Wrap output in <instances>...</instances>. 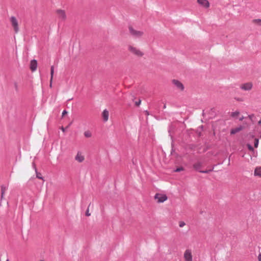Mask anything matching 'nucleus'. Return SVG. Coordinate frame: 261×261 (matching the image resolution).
Segmentation results:
<instances>
[{
	"mask_svg": "<svg viewBox=\"0 0 261 261\" xmlns=\"http://www.w3.org/2000/svg\"><path fill=\"white\" fill-rule=\"evenodd\" d=\"M260 138H261V133H260Z\"/></svg>",
	"mask_w": 261,
	"mask_h": 261,
	"instance_id": "e433bc0d",
	"label": "nucleus"
},
{
	"mask_svg": "<svg viewBox=\"0 0 261 261\" xmlns=\"http://www.w3.org/2000/svg\"><path fill=\"white\" fill-rule=\"evenodd\" d=\"M258 142H259V140L257 138H255L254 139V147L255 148H257L258 147Z\"/></svg>",
	"mask_w": 261,
	"mask_h": 261,
	"instance_id": "aec40b11",
	"label": "nucleus"
},
{
	"mask_svg": "<svg viewBox=\"0 0 261 261\" xmlns=\"http://www.w3.org/2000/svg\"><path fill=\"white\" fill-rule=\"evenodd\" d=\"M127 49L130 53L137 57L142 58L144 55V53L142 50L133 45H128Z\"/></svg>",
	"mask_w": 261,
	"mask_h": 261,
	"instance_id": "f257e3e1",
	"label": "nucleus"
},
{
	"mask_svg": "<svg viewBox=\"0 0 261 261\" xmlns=\"http://www.w3.org/2000/svg\"><path fill=\"white\" fill-rule=\"evenodd\" d=\"M84 136L86 138H90L92 137V133L89 130H85L84 133Z\"/></svg>",
	"mask_w": 261,
	"mask_h": 261,
	"instance_id": "4468645a",
	"label": "nucleus"
},
{
	"mask_svg": "<svg viewBox=\"0 0 261 261\" xmlns=\"http://www.w3.org/2000/svg\"><path fill=\"white\" fill-rule=\"evenodd\" d=\"M186 225L184 221H180L179 222V226L180 227H183Z\"/></svg>",
	"mask_w": 261,
	"mask_h": 261,
	"instance_id": "4be33fe9",
	"label": "nucleus"
},
{
	"mask_svg": "<svg viewBox=\"0 0 261 261\" xmlns=\"http://www.w3.org/2000/svg\"><path fill=\"white\" fill-rule=\"evenodd\" d=\"M184 258L185 261H192V251L191 249H186L184 253Z\"/></svg>",
	"mask_w": 261,
	"mask_h": 261,
	"instance_id": "39448f33",
	"label": "nucleus"
},
{
	"mask_svg": "<svg viewBox=\"0 0 261 261\" xmlns=\"http://www.w3.org/2000/svg\"><path fill=\"white\" fill-rule=\"evenodd\" d=\"M40 175H41V174H40V173H37V177L38 178H39V179H42V177L40 176Z\"/></svg>",
	"mask_w": 261,
	"mask_h": 261,
	"instance_id": "b1692460",
	"label": "nucleus"
},
{
	"mask_svg": "<svg viewBox=\"0 0 261 261\" xmlns=\"http://www.w3.org/2000/svg\"><path fill=\"white\" fill-rule=\"evenodd\" d=\"M6 261H10L8 259H7Z\"/></svg>",
	"mask_w": 261,
	"mask_h": 261,
	"instance_id": "c9c22d12",
	"label": "nucleus"
},
{
	"mask_svg": "<svg viewBox=\"0 0 261 261\" xmlns=\"http://www.w3.org/2000/svg\"><path fill=\"white\" fill-rule=\"evenodd\" d=\"M52 82H51V79H50V85H49L50 87H52Z\"/></svg>",
	"mask_w": 261,
	"mask_h": 261,
	"instance_id": "7c9ffc66",
	"label": "nucleus"
},
{
	"mask_svg": "<svg viewBox=\"0 0 261 261\" xmlns=\"http://www.w3.org/2000/svg\"><path fill=\"white\" fill-rule=\"evenodd\" d=\"M140 103H141V100H139L138 102H136V105L137 106H139L140 104Z\"/></svg>",
	"mask_w": 261,
	"mask_h": 261,
	"instance_id": "cd10ccee",
	"label": "nucleus"
},
{
	"mask_svg": "<svg viewBox=\"0 0 261 261\" xmlns=\"http://www.w3.org/2000/svg\"><path fill=\"white\" fill-rule=\"evenodd\" d=\"M237 100L238 101H242V100L241 99V98H237Z\"/></svg>",
	"mask_w": 261,
	"mask_h": 261,
	"instance_id": "473e14b6",
	"label": "nucleus"
},
{
	"mask_svg": "<svg viewBox=\"0 0 261 261\" xmlns=\"http://www.w3.org/2000/svg\"><path fill=\"white\" fill-rule=\"evenodd\" d=\"M67 114V112L65 110L63 111L62 112V116H64L65 115Z\"/></svg>",
	"mask_w": 261,
	"mask_h": 261,
	"instance_id": "393cba45",
	"label": "nucleus"
},
{
	"mask_svg": "<svg viewBox=\"0 0 261 261\" xmlns=\"http://www.w3.org/2000/svg\"><path fill=\"white\" fill-rule=\"evenodd\" d=\"M200 172L202 173H207L208 172V171L205 170V171H200Z\"/></svg>",
	"mask_w": 261,
	"mask_h": 261,
	"instance_id": "c85d7f7f",
	"label": "nucleus"
},
{
	"mask_svg": "<svg viewBox=\"0 0 261 261\" xmlns=\"http://www.w3.org/2000/svg\"><path fill=\"white\" fill-rule=\"evenodd\" d=\"M128 30L130 35L135 38H141L144 35V32L142 31L137 30L132 26L128 27Z\"/></svg>",
	"mask_w": 261,
	"mask_h": 261,
	"instance_id": "f03ea898",
	"label": "nucleus"
},
{
	"mask_svg": "<svg viewBox=\"0 0 261 261\" xmlns=\"http://www.w3.org/2000/svg\"><path fill=\"white\" fill-rule=\"evenodd\" d=\"M154 199L158 203H163L168 199V197L166 194L159 193L155 194Z\"/></svg>",
	"mask_w": 261,
	"mask_h": 261,
	"instance_id": "20e7f679",
	"label": "nucleus"
},
{
	"mask_svg": "<svg viewBox=\"0 0 261 261\" xmlns=\"http://www.w3.org/2000/svg\"><path fill=\"white\" fill-rule=\"evenodd\" d=\"M6 190V187H5L4 186H2L1 187V191H2L1 198L2 199L4 197V194H5V192Z\"/></svg>",
	"mask_w": 261,
	"mask_h": 261,
	"instance_id": "f3484780",
	"label": "nucleus"
},
{
	"mask_svg": "<svg viewBox=\"0 0 261 261\" xmlns=\"http://www.w3.org/2000/svg\"><path fill=\"white\" fill-rule=\"evenodd\" d=\"M253 84L251 82H248L242 84L240 86V88L244 91H250L252 89Z\"/></svg>",
	"mask_w": 261,
	"mask_h": 261,
	"instance_id": "0eeeda50",
	"label": "nucleus"
},
{
	"mask_svg": "<svg viewBox=\"0 0 261 261\" xmlns=\"http://www.w3.org/2000/svg\"><path fill=\"white\" fill-rule=\"evenodd\" d=\"M59 18L62 20H65L66 19V14L64 10L62 9H58L56 11Z\"/></svg>",
	"mask_w": 261,
	"mask_h": 261,
	"instance_id": "1a4fd4ad",
	"label": "nucleus"
},
{
	"mask_svg": "<svg viewBox=\"0 0 261 261\" xmlns=\"http://www.w3.org/2000/svg\"><path fill=\"white\" fill-rule=\"evenodd\" d=\"M182 170H183V168L181 167V168H177V169L175 170V172H179V171H182Z\"/></svg>",
	"mask_w": 261,
	"mask_h": 261,
	"instance_id": "5701e85b",
	"label": "nucleus"
},
{
	"mask_svg": "<svg viewBox=\"0 0 261 261\" xmlns=\"http://www.w3.org/2000/svg\"><path fill=\"white\" fill-rule=\"evenodd\" d=\"M258 125H260L261 124V119L259 121H258Z\"/></svg>",
	"mask_w": 261,
	"mask_h": 261,
	"instance_id": "2f4dec72",
	"label": "nucleus"
},
{
	"mask_svg": "<svg viewBox=\"0 0 261 261\" xmlns=\"http://www.w3.org/2000/svg\"><path fill=\"white\" fill-rule=\"evenodd\" d=\"M243 119H244V117L243 116V117H242L241 118H240V121H242L243 120Z\"/></svg>",
	"mask_w": 261,
	"mask_h": 261,
	"instance_id": "72a5a7b5",
	"label": "nucleus"
},
{
	"mask_svg": "<svg viewBox=\"0 0 261 261\" xmlns=\"http://www.w3.org/2000/svg\"><path fill=\"white\" fill-rule=\"evenodd\" d=\"M86 216H90V215H91V214H90V213H89V211H88V210H87V212H86Z\"/></svg>",
	"mask_w": 261,
	"mask_h": 261,
	"instance_id": "bb28decb",
	"label": "nucleus"
},
{
	"mask_svg": "<svg viewBox=\"0 0 261 261\" xmlns=\"http://www.w3.org/2000/svg\"><path fill=\"white\" fill-rule=\"evenodd\" d=\"M172 83L180 91H182L184 90V85L178 80H173Z\"/></svg>",
	"mask_w": 261,
	"mask_h": 261,
	"instance_id": "423d86ee",
	"label": "nucleus"
},
{
	"mask_svg": "<svg viewBox=\"0 0 261 261\" xmlns=\"http://www.w3.org/2000/svg\"><path fill=\"white\" fill-rule=\"evenodd\" d=\"M54 73V67L53 66L51 67L50 68V78H51V82H53V75Z\"/></svg>",
	"mask_w": 261,
	"mask_h": 261,
	"instance_id": "dca6fc26",
	"label": "nucleus"
},
{
	"mask_svg": "<svg viewBox=\"0 0 261 261\" xmlns=\"http://www.w3.org/2000/svg\"><path fill=\"white\" fill-rule=\"evenodd\" d=\"M75 160L79 163H82L85 160V156L82 152H77L75 156Z\"/></svg>",
	"mask_w": 261,
	"mask_h": 261,
	"instance_id": "9d476101",
	"label": "nucleus"
},
{
	"mask_svg": "<svg viewBox=\"0 0 261 261\" xmlns=\"http://www.w3.org/2000/svg\"><path fill=\"white\" fill-rule=\"evenodd\" d=\"M240 114V112L239 111H236L234 112H232L231 113V116L232 117H236Z\"/></svg>",
	"mask_w": 261,
	"mask_h": 261,
	"instance_id": "a211bd4d",
	"label": "nucleus"
},
{
	"mask_svg": "<svg viewBox=\"0 0 261 261\" xmlns=\"http://www.w3.org/2000/svg\"><path fill=\"white\" fill-rule=\"evenodd\" d=\"M247 146L250 151H252L253 152H254V150L253 147L250 144H247Z\"/></svg>",
	"mask_w": 261,
	"mask_h": 261,
	"instance_id": "6ab92c4d",
	"label": "nucleus"
},
{
	"mask_svg": "<svg viewBox=\"0 0 261 261\" xmlns=\"http://www.w3.org/2000/svg\"><path fill=\"white\" fill-rule=\"evenodd\" d=\"M102 118L104 122H107L109 120V112L107 109H105L101 114Z\"/></svg>",
	"mask_w": 261,
	"mask_h": 261,
	"instance_id": "f8f14e48",
	"label": "nucleus"
},
{
	"mask_svg": "<svg viewBox=\"0 0 261 261\" xmlns=\"http://www.w3.org/2000/svg\"><path fill=\"white\" fill-rule=\"evenodd\" d=\"M61 129L63 132L65 131V129L63 127H61Z\"/></svg>",
	"mask_w": 261,
	"mask_h": 261,
	"instance_id": "c756f323",
	"label": "nucleus"
},
{
	"mask_svg": "<svg viewBox=\"0 0 261 261\" xmlns=\"http://www.w3.org/2000/svg\"><path fill=\"white\" fill-rule=\"evenodd\" d=\"M253 21L254 22V23H256L260 25H261V19H254L253 20Z\"/></svg>",
	"mask_w": 261,
	"mask_h": 261,
	"instance_id": "412c9836",
	"label": "nucleus"
},
{
	"mask_svg": "<svg viewBox=\"0 0 261 261\" xmlns=\"http://www.w3.org/2000/svg\"><path fill=\"white\" fill-rule=\"evenodd\" d=\"M10 21L14 31L15 33H17L19 30L18 20L15 17L11 16L10 18Z\"/></svg>",
	"mask_w": 261,
	"mask_h": 261,
	"instance_id": "7ed1b4c3",
	"label": "nucleus"
},
{
	"mask_svg": "<svg viewBox=\"0 0 261 261\" xmlns=\"http://www.w3.org/2000/svg\"><path fill=\"white\" fill-rule=\"evenodd\" d=\"M243 128V127L242 126H240L239 127H236L235 128H232L230 130V134L231 135H234L236 133L241 131Z\"/></svg>",
	"mask_w": 261,
	"mask_h": 261,
	"instance_id": "ddd939ff",
	"label": "nucleus"
},
{
	"mask_svg": "<svg viewBox=\"0 0 261 261\" xmlns=\"http://www.w3.org/2000/svg\"><path fill=\"white\" fill-rule=\"evenodd\" d=\"M258 261H261V253L259 254L258 256Z\"/></svg>",
	"mask_w": 261,
	"mask_h": 261,
	"instance_id": "a878e982",
	"label": "nucleus"
},
{
	"mask_svg": "<svg viewBox=\"0 0 261 261\" xmlns=\"http://www.w3.org/2000/svg\"><path fill=\"white\" fill-rule=\"evenodd\" d=\"M37 68V61L36 60H32L30 62V68L32 72L36 70Z\"/></svg>",
	"mask_w": 261,
	"mask_h": 261,
	"instance_id": "9b49d317",
	"label": "nucleus"
},
{
	"mask_svg": "<svg viewBox=\"0 0 261 261\" xmlns=\"http://www.w3.org/2000/svg\"><path fill=\"white\" fill-rule=\"evenodd\" d=\"M163 108H164V109H165V108H166V105H164V107H163Z\"/></svg>",
	"mask_w": 261,
	"mask_h": 261,
	"instance_id": "f704fd0d",
	"label": "nucleus"
},
{
	"mask_svg": "<svg viewBox=\"0 0 261 261\" xmlns=\"http://www.w3.org/2000/svg\"><path fill=\"white\" fill-rule=\"evenodd\" d=\"M254 175L261 177V167H256L254 170Z\"/></svg>",
	"mask_w": 261,
	"mask_h": 261,
	"instance_id": "2eb2a0df",
	"label": "nucleus"
},
{
	"mask_svg": "<svg viewBox=\"0 0 261 261\" xmlns=\"http://www.w3.org/2000/svg\"><path fill=\"white\" fill-rule=\"evenodd\" d=\"M197 3L202 7L207 9L210 6V3L207 0H197Z\"/></svg>",
	"mask_w": 261,
	"mask_h": 261,
	"instance_id": "6e6552de",
	"label": "nucleus"
}]
</instances>
